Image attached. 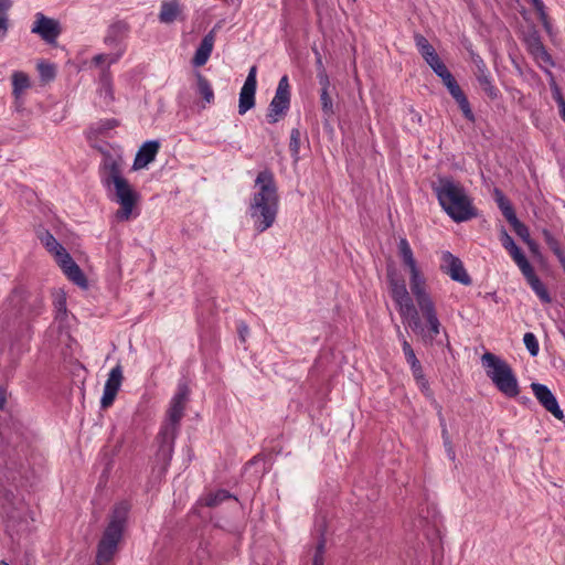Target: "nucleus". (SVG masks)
<instances>
[{"label": "nucleus", "instance_id": "1", "mask_svg": "<svg viewBox=\"0 0 565 565\" xmlns=\"http://www.w3.org/2000/svg\"><path fill=\"white\" fill-rule=\"evenodd\" d=\"M119 157L105 154L100 167V182L111 202L119 205L114 217L117 222H128L139 216L140 194L121 172Z\"/></svg>", "mask_w": 565, "mask_h": 565}, {"label": "nucleus", "instance_id": "2", "mask_svg": "<svg viewBox=\"0 0 565 565\" xmlns=\"http://www.w3.org/2000/svg\"><path fill=\"white\" fill-rule=\"evenodd\" d=\"M398 254L405 267L409 270V287L411 291L416 300V303L427 321L428 333L427 337L430 340L440 333L441 324L437 317L435 303L430 295L426 290V279L420 271V268L414 257V253L408 241L404 237L399 238L398 242Z\"/></svg>", "mask_w": 565, "mask_h": 565}, {"label": "nucleus", "instance_id": "3", "mask_svg": "<svg viewBox=\"0 0 565 565\" xmlns=\"http://www.w3.org/2000/svg\"><path fill=\"white\" fill-rule=\"evenodd\" d=\"M189 393L188 385L180 382L177 392L170 401L167 419L158 434L159 449L156 457L157 462L161 465L162 472L167 471L172 459L174 440L179 431L180 422L184 415Z\"/></svg>", "mask_w": 565, "mask_h": 565}, {"label": "nucleus", "instance_id": "4", "mask_svg": "<svg viewBox=\"0 0 565 565\" xmlns=\"http://www.w3.org/2000/svg\"><path fill=\"white\" fill-rule=\"evenodd\" d=\"M433 189L441 209L452 221L466 222L478 215L472 199L463 185L452 178H438Z\"/></svg>", "mask_w": 565, "mask_h": 565}, {"label": "nucleus", "instance_id": "5", "mask_svg": "<svg viewBox=\"0 0 565 565\" xmlns=\"http://www.w3.org/2000/svg\"><path fill=\"white\" fill-rule=\"evenodd\" d=\"M387 280L391 297L395 301L403 321L407 322L413 331L420 333L424 340L431 342L433 340L427 337L428 329L425 331L424 328H422L418 311L414 306L404 279L397 275L394 268H388Z\"/></svg>", "mask_w": 565, "mask_h": 565}, {"label": "nucleus", "instance_id": "6", "mask_svg": "<svg viewBox=\"0 0 565 565\" xmlns=\"http://www.w3.org/2000/svg\"><path fill=\"white\" fill-rule=\"evenodd\" d=\"M128 504L119 503L115 507L110 521L104 531L103 537L98 544L96 564L108 565L113 559L119 541L121 540L125 523L128 515Z\"/></svg>", "mask_w": 565, "mask_h": 565}, {"label": "nucleus", "instance_id": "7", "mask_svg": "<svg viewBox=\"0 0 565 565\" xmlns=\"http://www.w3.org/2000/svg\"><path fill=\"white\" fill-rule=\"evenodd\" d=\"M481 362L495 387L505 396L514 397L519 394V383L511 366L493 353L487 352Z\"/></svg>", "mask_w": 565, "mask_h": 565}, {"label": "nucleus", "instance_id": "8", "mask_svg": "<svg viewBox=\"0 0 565 565\" xmlns=\"http://www.w3.org/2000/svg\"><path fill=\"white\" fill-rule=\"evenodd\" d=\"M41 243L54 256L56 263L60 265L64 274L70 280L81 287L86 286V279L79 266L72 259L66 249L55 239V237L45 232L40 236Z\"/></svg>", "mask_w": 565, "mask_h": 565}, {"label": "nucleus", "instance_id": "9", "mask_svg": "<svg viewBox=\"0 0 565 565\" xmlns=\"http://www.w3.org/2000/svg\"><path fill=\"white\" fill-rule=\"evenodd\" d=\"M279 211V203L254 202L249 203V215L253 228L260 234L271 227L276 222Z\"/></svg>", "mask_w": 565, "mask_h": 565}, {"label": "nucleus", "instance_id": "10", "mask_svg": "<svg viewBox=\"0 0 565 565\" xmlns=\"http://www.w3.org/2000/svg\"><path fill=\"white\" fill-rule=\"evenodd\" d=\"M254 202L279 203L278 188L274 173L264 169L256 175L254 182Z\"/></svg>", "mask_w": 565, "mask_h": 565}, {"label": "nucleus", "instance_id": "11", "mask_svg": "<svg viewBox=\"0 0 565 565\" xmlns=\"http://www.w3.org/2000/svg\"><path fill=\"white\" fill-rule=\"evenodd\" d=\"M31 32L39 35L44 42L54 44L62 32V28L57 20L38 12L34 15Z\"/></svg>", "mask_w": 565, "mask_h": 565}, {"label": "nucleus", "instance_id": "12", "mask_svg": "<svg viewBox=\"0 0 565 565\" xmlns=\"http://www.w3.org/2000/svg\"><path fill=\"white\" fill-rule=\"evenodd\" d=\"M440 269L452 280L458 281L463 286H469L472 282L470 276L463 267L462 262L448 250L441 253Z\"/></svg>", "mask_w": 565, "mask_h": 565}, {"label": "nucleus", "instance_id": "13", "mask_svg": "<svg viewBox=\"0 0 565 565\" xmlns=\"http://www.w3.org/2000/svg\"><path fill=\"white\" fill-rule=\"evenodd\" d=\"M122 380V367L120 364H117L115 367L110 370L106 383L104 385V392L100 398L102 408H108L113 405L121 387Z\"/></svg>", "mask_w": 565, "mask_h": 565}, {"label": "nucleus", "instance_id": "14", "mask_svg": "<svg viewBox=\"0 0 565 565\" xmlns=\"http://www.w3.org/2000/svg\"><path fill=\"white\" fill-rule=\"evenodd\" d=\"M531 388L539 403L550 412L555 418L564 419V413L552 391L544 384L532 383Z\"/></svg>", "mask_w": 565, "mask_h": 565}, {"label": "nucleus", "instance_id": "15", "mask_svg": "<svg viewBox=\"0 0 565 565\" xmlns=\"http://www.w3.org/2000/svg\"><path fill=\"white\" fill-rule=\"evenodd\" d=\"M526 44L530 54L534 57L540 68H542L543 71H547L548 68L554 66L552 56L548 54L541 39L537 35L529 36L526 40Z\"/></svg>", "mask_w": 565, "mask_h": 565}, {"label": "nucleus", "instance_id": "16", "mask_svg": "<svg viewBox=\"0 0 565 565\" xmlns=\"http://www.w3.org/2000/svg\"><path fill=\"white\" fill-rule=\"evenodd\" d=\"M523 276L525 277L527 284L531 286L532 290L536 294L540 300L544 303L551 302V296L544 286V284L540 280V278L535 275L533 267L530 263L523 264L521 268H519Z\"/></svg>", "mask_w": 565, "mask_h": 565}, {"label": "nucleus", "instance_id": "17", "mask_svg": "<svg viewBox=\"0 0 565 565\" xmlns=\"http://www.w3.org/2000/svg\"><path fill=\"white\" fill-rule=\"evenodd\" d=\"M184 7L179 0L163 1L159 12V21L164 24L184 19Z\"/></svg>", "mask_w": 565, "mask_h": 565}, {"label": "nucleus", "instance_id": "18", "mask_svg": "<svg viewBox=\"0 0 565 565\" xmlns=\"http://www.w3.org/2000/svg\"><path fill=\"white\" fill-rule=\"evenodd\" d=\"M159 142L154 140L146 141L138 150L132 169L140 170L145 169L150 162L156 159L159 150Z\"/></svg>", "mask_w": 565, "mask_h": 565}, {"label": "nucleus", "instance_id": "19", "mask_svg": "<svg viewBox=\"0 0 565 565\" xmlns=\"http://www.w3.org/2000/svg\"><path fill=\"white\" fill-rule=\"evenodd\" d=\"M105 42L108 45H113L114 44L116 51L111 52V53H103V54L95 55L94 58H93V63H94L95 66H102L103 64H107L109 66L111 64H115L116 62L119 61V58L125 53V50H126L125 45H122L121 43L117 42L110 35L106 36Z\"/></svg>", "mask_w": 565, "mask_h": 565}, {"label": "nucleus", "instance_id": "20", "mask_svg": "<svg viewBox=\"0 0 565 565\" xmlns=\"http://www.w3.org/2000/svg\"><path fill=\"white\" fill-rule=\"evenodd\" d=\"M215 35L214 31H210L201 41L198 46L194 56L192 58V64L194 66H203L210 58L211 53L214 47Z\"/></svg>", "mask_w": 565, "mask_h": 565}, {"label": "nucleus", "instance_id": "21", "mask_svg": "<svg viewBox=\"0 0 565 565\" xmlns=\"http://www.w3.org/2000/svg\"><path fill=\"white\" fill-rule=\"evenodd\" d=\"M12 81V94L18 103H20V106L22 105V98L25 94V92L31 87V81L30 77L24 73L20 71L13 72L11 75Z\"/></svg>", "mask_w": 565, "mask_h": 565}, {"label": "nucleus", "instance_id": "22", "mask_svg": "<svg viewBox=\"0 0 565 565\" xmlns=\"http://www.w3.org/2000/svg\"><path fill=\"white\" fill-rule=\"evenodd\" d=\"M414 41L422 57L429 66L440 60L434 46L424 35L416 33L414 35Z\"/></svg>", "mask_w": 565, "mask_h": 565}, {"label": "nucleus", "instance_id": "23", "mask_svg": "<svg viewBox=\"0 0 565 565\" xmlns=\"http://www.w3.org/2000/svg\"><path fill=\"white\" fill-rule=\"evenodd\" d=\"M502 246L509 252L510 256L518 265L519 268L523 266V264H527L525 255L522 253L520 247L514 243L513 238L508 234L507 231H502L500 237Z\"/></svg>", "mask_w": 565, "mask_h": 565}, {"label": "nucleus", "instance_id": "24", "mask_svg": "<svg viewBox=\"0 0 565 565\" xmlns=\"http://www.w3.org/2000/svg\"><path fill=\"white\" fill-rule=\"evenodd\" d=\"M289 107V96L275 94L267 115L269 122H277Z\"/></svg>", "mask_w": 565, "mask_h": 565}, {"label": "nucleus", "instance_id": "25", "mask_svg": "<svg viewBox=\"0 0 565 565\" xmlns=\"http://www.w3.org/2000/svg\"><path fill=\"white\" fill-rule=\"evenodd\" d=\"M98 95L106 105L114 100L111 76L108 70L104 68L99 76Z\"/></svg>", "mask_w": 565, "mask_h": 565}, {"label": "nucleus", "instance_id": "26", "mask_svg": "<svg viewBox=\"0 0 565 565\" xmlns=\"http://www.w3.org/2000/svg\"><path fill=\"white\" fill-rule=\"evenodd\" d=\"M476 78L489 98L498 99L500 97V90L494 86L490 72L481 74Z\"/></svg>", "mask_w": 565, "mask_h": 565}, {"label": "nucleus", "instance_id": "27", "mask_svg": "<svg viewBox=\"0 0 565 565\" xmlns=\"http://www.w3.org/2000/svg\"><path fill=\"white\" fill-rule=\"evenodd\" d=\"M228 499H232V495L226 490H217L215 492H209L205 495H203L199 500V503L210 508H214Z\"/></svg>", "mask_w": 565, "mask_h": 565}, {"label": "nucleus", "instance_id": "28", "mask_svg": "<svg viewBox=\"0 0 565 565\" xmlns=\"http://www.w3.org/2000/svg\"><path fill=\"white\" fill-rule=\"evenodd\" d=\"M494 199L505 220L508 222L511 220H515L516 215L510 201L498 189L494 190Z\"/></svg>", "mask_w": 565, "mask_h": 565}, {"label": "nucleus", "instance_id": "29", "mask_svg": "<svg viewBox=\"0 0 565 565\" xmlns=\"http://www.w3.org/2000/svg\"><path fill=\"white\" fill-rule=\"evenodd\" d=\"M196 86L198 93L203 97L206 104H211L214 100L213 89L205 77L200 73L196 74Z\"/></svg>", "mask_w": 565, "mask_h": 565}, {"label": "nucleus", "instance_id": "30", "mask_svg": "<svg viewBox=\"0 0 565 565\" xmlns=\"http://www.w3.org/2000/svg\"><path fill=\"white\" fill-rule=\"evenodd\" d=\"M326 553V540L323 536L320 537L317 545L308 551V555L311 556L312 565H323Z\"/></svg>", "mask_w": 565, "mask_h": 565}, {"label": "nucleus", "instance_id": "31", "mask_svg": "<svg viewBox=\"0 0 565 565\" xmlns=\"http://www.w3.org/2000/svg\"><path fill=\"white\" fill-rule=\"evenodd\" d=\"M320 102L324 121L328 124L331 117L334 115V107L329 90L320 93Z\"/></svg>", "mask_w": 565, "mask_h": 565}, {"label": "nucleus", "instance_id": "32", "mask_svg": "<svg viewBox=\"0 0 565 565\" xmlns=\"http://www.w3.org/2000/svg\"><path fill=\"white\" fill-rule=\"evenodd\" d=\"M509 223L513 226L518 236H520L527 244V246L534 245V241L530 237L529 228L523 223H521L516 216L515 220H511Z\"/></svg>", "mask_w": 565, "mask_h": 565}, {"label": "nucleus", "instance_id": "33", "mask_svg": "<svg viewBox=\"0 0 565 565\" xmlns=\"http://www.w3.org/2000/svg\"><path fill=\"white\" fill-rule=\"evenodd\" d=\"M543 236H544L546 244L553 250V253L557 256V258L559 260H563V250L561 249L558 241L547 230L543 231Z\"/></svg>", "mask_w": 565, "mask_h": 565}, {"label": "nucleus", "instance_id": "34", "mask_svg": "<svg viewBox=\"0 0 565 565\" xmlns=\"http://www.w3.org/2000/svg\"><path fill=\"white\" fill-rule=\"evenodd\" d=\"M523 342L532 356H536L540 350L539 341L532 332H526L523 337Z\"/></svg>", "mask_w": 565, "mask_h": 565}, {"label": "nucleus", "instance_id": "35", "mask_svg": "<svg viewBox=\"0 0 565 565\" xmlns=\"http://www.w3.org/2000/svg\"><path fill=\"white\" fill-rule=\"evenodd\" d=\"M444 85L447 87L449 94L452 96L455 100L459 99L465 95V93L462 92L454 76L445 81Z\"/></svg>", "mask_w": 565, "mask_h": 565}, {"label": "nucleus", "instance_id": "36", "mask_svg": "<svg viewBox=\"0 0 565 565\" xmlns=\"http://www.w3.org/2000/svg\"><path fill=\"white\" fill-rule=\"evenodd\" d=\"M300 149V131L298 129H292L290 134V142L289 150L291 156L297 160Z\"/></svg>", "mask_w": 565, "mask_h": 565}, {"label": "nucleus", "instance_id": "37", "mask_svg": "<svg viewBox=\"0 0 565 565\" xmlns=\"http://www.w3.org/2000/svg\"><path fill=\"white\" fill-rule=\"evenodd\" d=\"M466 119L473 122L475 114L466 95L456 100Z\"/></svg>", "mask_w": 565, "mask_h": 565}, {"label": "nucleus", "instance_id": "38", "mask_svg": "<svg viewBox=\"0 0 565 565\" xmlns=\"http://www.w3.org/2000/svg\"><path fill=\"white\" fill-rule=\"evenodd\" d=\"M430 68L435 72V74L438 77L441 78L443 83L452 77V74L448 71V68L446 67L441 60L430 65Z\"/></svg>", "mask_w": 565, "mask_h": 565}, {"label": "nucleus", "instance_id": "39", "mask_svg": "<svg viewBox=\"0 0 565 565\" xmlns=\"http://www.w3.org/2000/svg\"><path fill=\"white\" fill-rule=\"evenodd\" d=\"M402 349H403V353H404L405 360L408 363V365L419 362V360L416 358V354H415L412 345L408 343L407 340H403Z\"/></svg>", "mask_w": 565, "mask_h": 565}, {"label": "nucleus", "instance_id": "40", "mask_svg": "<svg viewBox=\"0 0 565 565\" xmlns=\"http://www.w3.org/2000/svg\"><path fill=\"white\" fill-rule=\"evenodd\" d=\"M11 7V0H0V30H7V11Z\"/></svg>", "mask_w": 565, "mask_h": 565}, {"label": "nucleus", "instance_id": "41", "mask_svg": "<svg viewBox=\"0 0 565 565\" xmlns=\"http://www.w3.org/2000/svg\"><path fill=\"white\" fill-rule=\"evenodd\" d=\"M39 73L44 81H50L55 75V70L51 64L40 63L38 65Z\"/></svg>", "mask_w": 565, "mask_h": 565}, {"label": "nucleus", "instance_id": "42", "mask_svg": "<svg viewBox=\"0 0 565 565\" xmlns=\"http://www.w3.org/2000/svg\"><path fill=\"white\" fill-rule=\"evenodd\" d=\"M238 111L242 115L247 111V78L245 79L241 88Z\"/></svg>", "mask_w": 565, "mask_h": 565}, {"label": "nucleus", "instance_id": "43", "mask_svg": "<svg viewBox=\"0 0 565 565\" xmlns=\"http://www.w3.org/2000/svg\"><path fill=\"white\" fill-rule=\"evenodd\" d=\"M256 88V68H249V109L254 106V94Z\"/></svg>", "mask_w": 565, "mask_h": 565}, {"label": "nucleus", "instance_id": "44", "mask_svg": "<svg viewBox=\"0 0 565 565\" xmlns=\"http://www.w3.org/2000/svg\"><path fill=\"white\" fill-rule=\"evenodd\" d=\"M319 84L321 86V92L329 90L330 88V79L324 68L320 70L317 74Z\"/></svg>", "mask_w": 565, "mask_h": 565}, {"label": "nucleus", "instance_id": "45", "mask_svg": "<svg viewBox=\"0 0 565 565\" xmlns=\"http://www.w3.org/2000/svg\"><path fill=\"white\" fill-rule=\"evenodd\" d=\"M276 94L277 95L290 96L289 95L288 77L286 75L280 78V81L278 83V87H277Z\"/></svg>", "mask_w": 565, "mask_h": 565}, {"label": "nucleus", "instance_id": "46", "mask_svg": "<svg viewBox=\"0 0 565 565\" xmlns=\"http://www.w3.org/2000/svg\"><path fill=\"white\" fill-rule=\"evenodd\" d=\"M416 384L426 397L433 398V391L430 390L429 383L426 377L423 380L416 381Z\"/></svg>", "mask_w": 565, "mask_h": 565}, {"label": "nucleus", "instance_id": "47", "mask_svg": "<svg viewBox=\"0 0 565 565\" xmlns=\"http://www.w3.org/2000/svg\"><path fill=\"white\" fill-rule=\"evenodd\" d=\"M409 367H411V371H412V374H413V377L415 381H419V380H423L426 377L420 362L412 364V365H409Z\"/></svg>", "mask_w": 565, "mask_h": 565}, {"label": "nucleus", "instance_id": "48", "mask_svg": "<svg viewBox=\"0 0 565 565\" xmlns=\"http://www.w3.org/2000/svg\"><path fill=\"white\" fill-rule=\"evenodd\" d=\"M117 126L116 119H105L98 122L97 130L99 132L108 131Z\"/></svg>", "mask_w": 565, "mask_h": 565}, {"label": "nucleus", "instance_id": "49", "mask_svg": "<svg viewBox=\"0 0 565 565\" xmlns=\"http://www.w3.org/2000/svg\"><path fill=\"white\" fill-rule=\"evenodd\" d=\"M544 72L546 73V75L550 78V87H551L552 93H556L557 90H559V87L556 84V81H555L552 72L550 71V68L547 71H544Z\"/></svg>", "mask_w": 565, "mask_h": 565}, {"label": "nucleus", "instance_id": "50", "mask_svg": "<svg viewBox=\"0 0 565 565\" xmlns=\"http://www.w3.org/2000/svg\"><path fill=\"white\" fill-rule=\"evenodd\" d=\"M487 72H489V70H488L487 64L484 62L475 65V76L476 77L481 75V74H484Z\"/></svg>", "mask_w": 565, "mask_h": 565}, {"label": "nucleus", "instance_id": "51", "mask_svg": "<svg viewBox=\"0 0 565 565\" xmlns=\"http://www.w3.org/2000/svg\"><path fill=\"white\" fill-rule=\"evenodd\" d=\"M554 100L556 102L557 106H563L565 104V99L561 93V89L556 93H552Z\"/></svg>", "mask_w": 565, "mask_h": 565}, {"label": "nucleus", "instance_id": "52", "mask_svg": "<svg viewBox=\"0 0 565 565\" xmlns=\"http://www.w3.org/2000/svg\"><path fill=\"white\" fill-rule=\"evenodd\" d=\"M533 7L537 10V11H541L543 12L544 10V3L542 0H531Z\"/></svg>", "mask_w": 565, "mask_h": 565}, {"label": "nucleus", "instance_id": "53", "mask_svg": "<svg viewBox=\"0 0 565 565\" xmlns=\"http://www.w3.org/2000/svg\"><path fill=\"white\" fill-rule=\"evenodd\" d=\"M471 61H472L473 65H477V64H480V63L484 62L482 60V57L480 55L476 54V53H471Z\"/></svg>", "mask_w": 565, "mask_h": 565}, {"label": "nucleus", "instance_id": "54", "mask_svg": "<svg viewBox=\"0 0 565 565\" xmlns=\"http://www.w3.org/2000/svg\"><path fill=\"white\" fill-rule=\"evenodd\" d=\"M396 335H397V339L399 340L401 344L403 345V340H406V338L404 337L399 326H396Z\"/></svg>", "mask_w": 565, "mask_h": 565}, {"label": "nucleus", "instance_id": "55", "mask_svg": "<svg viewBox=\"0 0 565 565\" xmlns=\"http://www.w3.org/2000/svg\"><path fill=\"white\" fill-rule=\"evenodd\" d=\"M317 67H318V72L320 70L324 68L323 63H322V58H321V56L319 55L318 52H317Z\"/></svg>", "mask_w": 565, "mask_h": 565}, {"label": "nucleus", "instance_id": "56", "mask_svg": "<svg viewBox=\"0 0 565 565\" xmlns=\"http://www.w3.org/2000/svg\"><path fill=\"white\" fill-rule=\"evenodd\" d=\"M4 402H6L4 391H3V390H2V387L0 386V408H2V407H3Z\"/></svg>", "mask_w": 565, "mask_h": 565}, {"label": "nucleus", "instance_id": "57", "mask_svg": "<svg viewBox=\"0 0 565 565\" xmlns=\"http://www.w3.org/2000/svg\"><path fill=\"white\" fill-rule=\"evenodd\" d=\"M57 309L58 311H65V301L64 300H58L57 302Z\"/></svg>", "mask_w": 565, "mask_h": 565}, {"label": "nucleus", "instance_id": "58", "mask_svg": "<svg viewBox=\"0 0 565 565\" xmlns=\"http://www.w3.org/2000/svg\"><path fill=\"white\" fill-rule=\"evenodd\" d=\"M559 108V115L562 117V119L565 121V104H563V106H558Z\"/></svg>", "mask_w": 565, "mask_h": 565}, {"label": "nucleus", "instance_id": "59", "mask_svg": "<svg viewBox=\"0 0 565 565\" xmlns=\"http://www.w3.org/2000/svg\"><path fill=\"white\" fill-rule=\"evenodd\" d=\"M529 248H530L533 253H536V250H537V245H536V243L534 242V245L529 246Z\"/></svg>", "mask_w": 565, "mask_h": 565}, {"label": "nucleus", "instance_id": "60", "mask_svg": "<svg viewBox=\"0 0 565 565\" xmlns=\"http://www.w3.org/2000/svg\"><path fill=\"white\" fill-rule=\"evenodd\" d=\"M239 335H241V339L244 341V330L243 329H239Z\"/></svg>", "mask_w": 565, "mask_h": 565}, {"label": "nucleus", "instance_id": "61", "mask_svg": "<svg viewBox=\"0 0 565 565\" xmlns=\"http://www.w3.org/2000/svg\"><path fill=\"white\" fill-rule=\"evenodd\" d=\"M565 269V256L563 255V260H559Z\"/></svg>", "mask_w": 565, "mask_h": 565}, {"label": "nucleus", "instance_id": "62", "mask_svg": "<svg viewBox=\"0 0 565 565\" xmlns=\"http://www.w3.org/2000/svg\"><path fill=\"white\" fill-rule=\"evenodd\" d=\"M446 435H447V430H446V429H443V436H444V438L447 440Z\"/></svg>", "mask_w": 565, "mask_h": 565}, {"label": "nucleus", "instance_id": "63", "mask_svg": "<svg viewBox=\"0 0 565 565\" xmlns=\"http://www.w3.org/2000/svg\"><path fill=\"white\" fill-rule=\"evenodd\" d=\"M0 565H9V564L6 563L4 561H0Z\"/></svg>", "mask_w": 565, "mask_h": 565}]
</instances>
